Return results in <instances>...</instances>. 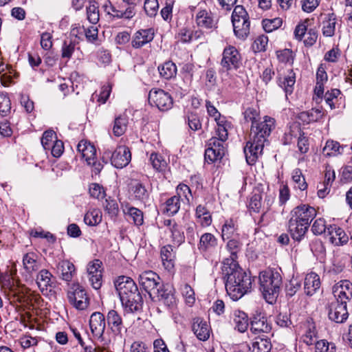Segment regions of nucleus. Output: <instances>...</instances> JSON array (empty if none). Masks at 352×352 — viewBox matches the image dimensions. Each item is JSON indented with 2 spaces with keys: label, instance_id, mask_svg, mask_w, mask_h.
<instances>
[{
  "label": "nucleus",
  "instance_id": "36",
  "mask_svg": "<svg viewBox=\"0 0 352 352\" xmlns=\"http://www.w3.org/2000/svg\"><path fill=\"white\" fill-rule=\"evenodd\" d=\"M233 320L235 325V329H237L241 333L245 332L250 324L248 315L240 310H236L234 311Z\"/></svg>",
  "mask_w": 352,
  "mask_h": 352
},
{
  "label": "nucleus",
  "instance_id": "63",
  "mask_svg": "<svg viewBox=\"0 0 352 352\" xmlns=\"http://www.w3.org/2000/svg\"><path fill=\"white\" fill-rule=\"evenodd\" d=\"M282 25V20L280 18L273 19H265L263 21V28L265 32H271L278 29Z\"/></svg>",
  "mask_w": 352,
  "mask_h": 352
},
{
  "label": "nucleus",
  "instance_id": "52",
  "mask_svg": "<svg viewBox=\"0 0 352 352\" xmlns=\"http://www.w3.org/2000/svg\"><path fill=\"white\" fill-rule=\"evenodd\" d=\"M292 179L296 184V187L300 190H305L307 188V184L305 181L302 171L299 168H296L292 173Z\"/></svg>",
  "mask_w": 352,
  "mask_h": 352
},
{
  "label": "nucleus",
  "instance_id": "4",
  "mask_svg": "<svg viewBox=\"0 0 352 352\" xmlns=\"http://www.w3.org/2000/svg\"><path fill=\"white\" fill-rule=\"evenodd\" d=\"M260 291L263 298L270 304L276 302L282 283V277L278 272L267 270L259 274Z\"/></svg>",
  "mask_w": 352,
  "mask_h": 352
},
{
  "label": "nucleus",
  "instance_id": "21",
  "mask_svg": "<svg viewBox=\"0 0 352 352\" xmlns=\"http://www.w3.org/2000/svg\"><path fill=\"white\" fill-rule=\"evenodd\" d=\"M89 327L94 336L100 338L106 328V317L98 311L93 313L90 316Z\"/></svg>",
  "mask_w": 352,
  "mask_h": 352
},
{
  "label": "nucleus",
  "instance_id": "40",
  "mask_svg": "<svg viewBox=\"0 0 352 352\" xmlns=\"http://www.w3.org/2000/svg\"><path fill=\"white\" fill-rule=\"evenodd\" d=\"M128 118L125 115H120L114 120L113 133L114 135L120 137L122 135L127 128Z\"/></svg>",
  "mask_w": 352,
  "mask_h": 352
},
{
  "label": "nucleus",
  "instance_id": "50",
  "mask_svg": "<svg viewBox=\"0 0 352 352\" xmlns=\"http://www.w3.org/2000/svg\"><path fill=\"white\" fill-rule=\"evenodd\" d=\"M236 230V227L234 221L232 219L226 220L221 230L222 239L223 240L230 239Z\"/></svg>",
  "mask_w": 352,
  "mask_h": 352
},
{
  "label": "nucleus",
  "instance_id": "55",
  "mask_svg": "<svg viewBox=\"0 0 352 352\" xmlns=\"http://www.w3.org/2000/svg\"><path fill=\"white\" fill-rule=\"evenodd\" d=\"M150 162L153 168L157 171H162L166 166V162L164 157L155 153H153L151 155Z\"/></svg>",
  "mask_w": 352,
  "mask_h": 352
},
{
  "label": "nucleus",
  "instance_id": "3",
  "mask_svg": "<svg viewBox=\"0 0 352 352\" xmlns=\"http://www.w3.org/2000/svg\"><path fill=\"white\" fill-rule=\"evenodd\" d=\"M116 289L122 305L131 312L140 310L143 299L134 280L126 276H120L114 281Z\"/></svg>",
  "mask_w": 352,
  "mask_h": 352
},
{
  "label": "nucleus",
  "instance_id": "27",
  "mask_svg": "<svg viewBox=\"0 0 352 352\" xmlns=\"http://www.w3.org/2000/svg\"><path fill=\"white\" fill-rule=\"evenodd\" d=\"M77 150L89 165H96V149L94 144L82 140L78 144Z\"/></svg>",
  "mask_w": 352,
  "mask_h": 352
},
{
  "label": "nucleus",
  "instance_id": "38",
  "mask_svg": "<svg viewBox=\"0 0 352 352\" xmlns=\"http://www.w3.org/2000/svg\"><path fill=\"white\" fill-rule=\"evenodd\" d=\"M158 71L161 77L166 80H170L176 76L177 69L176 65L173 62L168 60L159 65Z\"/></svg>",
  "mask_w": 352,
  "mask_h": 352
},
{
  "label": "nucleus",
  "instance_id": "34",
  "mask_svg": "<svg viewBox=\"0 0 352 352\" xmlns=\"http://www.w3.org/2000/svg\"><path fill=\"white\" fill-rule=\"evenodd\" d=\"M60 277L65 281H71L75 272L74 265L69 261H60L57 267Z\"/></svg>",
  "mask_w": 352,
  "mask_h": 352
},
{
  "label": "nucleus",
  "instance_id": "23",
  "mask_svg": "<svg viewBox=\"0 0 352 352\" xmlns=\"http://www.w3.org/2000/svg\"><path fill=\"white\" fill-rule=\"evenodd\" d=\"M195 23L201 28L212 30L217 28V22L210 10H199L195 16Z\"/></svg>",
  "mask_w": 352,
  "mask_h": 352
},
{
  "label": "nucleus",
  "instance_id": "58",
  "mask_svg": "<svg viewBox=\"0 0 352 352\" xmlns=\"http://www.w3.org/2000/svg\"><path fill=\"white\" fill-rule=\"evenodd\" d=\"M11 109V102L9 97L4 94H0V115L6 116Z\"/></svg>",
  "mask_w": 352,
  "mask_h": 352
},
{
  "label": "nucleus",
  "instance_id": "42",
  "mask_svg": "<svg viewBox=\"0 0 352 352\" xmlns=\"http://www.w3.org/2000/svg\"><path fill=\"white\" fill-rule=\"evenodd\" d=\"M301 133L302 130L300 125L298 124L294 123L290 126L289 131L285 133L282 138L283 144L285 145L292 144L294 139L298 138Z\"/></svg>",
  "mask_w": 352,
  "mask_h": 352
},
{
  "label": "nucleus",
  "instance_id": "32",
  "mask_svg": "<svg viewBox=\"0 0 352 352\" xmlns=\"http://www.w3.org/2000/svg\"><path fill=\"white\" fill-rule=\"evenodd\" d=\"M320 287V280L319 276L311 272L306 275L304 282L305 293L307 296H313Z\"/></svg>",
  "mask_w": 352,
  "mask_h": 352
},
{
  "label": "nucleus",
  "instance_id": "5",
  "mask_svg": "<svg viewBox=\"0 0 352 352\" xmlns=\"http://www.w3.org/2000/svg\"><path fill=\"white\" fill-rule=\"evenodd\" d=\"M216 132L218 137H212L208 140V146L205 151V160L212 163L224 156L226 148L223 144L228 135L226 126H220Z\"/></svg>",
  "mask_w": 352,
  "mask_h": 352
},
{
  "label": "nucleus",
  "instance_id": "22",
  "mask_svg": "<svg viewBox=\"0 0 352 352\" xmlns=\"http://www.w3.org/2000/svg\"><path fill=\"white\" fill-rule=\"evenodd\" d=\"M334 300L346 302L352 298V283L348 280H341L333 287Z\"/></svg>",
  "mask_w": 352,
  "mask_h": 352
},
{
  "label": "nucleus",
  "instance_id": "41",
  "mask_svg": "<svg viewBox=\"0 0 352 352\" xmlns=\"http://www.w3.org/2000/svg\"><path fill=\"white\" fill-rule=\"evenodd\" d=\"M342 151L343 146H341L338 142L329 140L327 141L322 149V153L325 156L331 157L341 154Z\"/></svg>",
  "mask_w": 352,
  "mask_h": 352
},
{
  "label": "nucleus",
  "instance_id": "43",
  "mask_svg": "<svg viewBox=\"0 0 352 352\" xmlns=\"http://www.w3.org/2000/svg\"><path fill=\"white\" fill-rule=\"evenodd\" d=\"M241 243L236 240V239H230L227 243L226 247L230 253V256L229 258H226L223 261V265H224V263H226L228 260H231L233 261V263H237V254L241 250Z\"/></svg>",
  "mask_w": 352,
  "mask_h": 352
},
{
  "label": "nucleus",
  "instance_id": "57",
  "mask_svg": "<svg viewBox=\"0 0 352 352\" xmlns=\"http://www.w3.org/2000/svg\"><path fill=\"white\" fill-rule=\"evenodd\" d=\"M127 214L132 218L135 225H142L144 222V217L142 210L135 207H129L127 210Z\"/></svg>",
  "mask_w": 352,
  "mask_h": 352
},
{
  "label": "nucleus",
  "instance_id": "10",
  "mask_svg": "<svg viewBox=\"0 0 352 352\" xmlns=\"http://www.w3.org/2000/svg\"><path fill=\"white\" fill-rule=\"evenodd\" d=\"M221 65L226 71L236 70L241 65L242 58L239 52L232 45L226 47L223 52Z\"/></svg>",
  "mask_w": 352,
  "mask_h": 352
},
{
  "label": "nucleus",
  "instance_id": "16",
  "mask_svg": "<svg viewBox=\"0 0 352 352\" xmlns=\"http://www.w3.org/2000/svg\"><path fill=\"white\" fill-rule=\"evenodd\" d=\"M102 8L107 14L111 15L113 18L129 19L135 14L133 6H127L124 8L120 5H113L110 1H107Z\"/></svg>",
  "mask_w": 352,
  "mask_h": 352
},
{
  "label": "nucleus",
  "instance_id": "12",
  "mask_svg": "<svg viewBox=\"0 0 352 352\" xmlns=\"http://www.w3.org/2000/svg\"><path fill=\"white\" fill-rule=\"evenodd\" d=\"M140 285L152 298L153 294L162 284L158 274L153 271H145L139 276Z\"/></svg>",
  "mask_w": 352,
  "mask_h": 352
},
{
  "label": "nucleus",
  "instance_id": "11",
  "mask_svg": "<svg viewBox=\"0 0 352 352\" xmlns=\"http://www.w3.org/2000/svg\"><path fill=\"white\" fill-rule=\"evenodd\" d=\"M316 214L317 211L315 208L308 204H300L291 210L289 218L310 226Z\"/></svg>",
  "mask_w": 352,
  "mask_h": 352
},
{
  "label": "nucleus",
  "instance_id": "29",
  "mask_svg": "<svg viewBox=\"0 0 352 352\" xmlns=\"http://www.w3.org/2000/svg\"><path fill=\"white\" fill-rule=\"evenodd\" d=\"M129 192L133 199L135 201L145 204L149 199L150 192L147 190L146 186L140 182L132 184Z\"/></svg>",
  "mask_w": 352,
  "mask_h": 352
},
{
  "label": "nucleus",
  "instance_id": "18",
  "mask_svg": "<svg viewBox=\"0 0 352 352\" xmlns=\"http://www.w3.org/2000/svg\"><path fill=\"white\" fill-rule=\"evenodd\" d=\"M191 330L200 341H206L209 339L211 328L210 324L200 317H195L191 321Z\"/></svg>",
  "mask_w": 352,
  "mask_h": 352
},
{
  "label": "nucleus",
  "instance_id": "49",
  "mask_svg": "<svg viewBox=\"0 0 352 352\" xmlns=\"http://www.w3.org/2000/svg\"><path fill=\"white\" fill-rule=\"evenodd\" d=\"M170 232L174 243L179 245L184 242L185 236L182 226L179 224H174V226L171 227Z\"/></svg>",
  "mask_w": 352,
  "mask_h": 352
},
{
  "label": "nucleus",
  "instance_id": "37",
  "mask_svg": "<svg viewBox=\"0 0 352 352\" xmlns=\"http://www.w3.org/2000/svg\"><path fill=\"white\" fill-rule=\"evenodd\" d=\"M251 352H270L272 349V343L270 339L258 336L255 338L249 347Z\"/></svg>",
  "mask_w": 352,
  "mask_h": 352
},
{
  "label": "nucleus",
  "instance_id": "53",
  "mask_svg": "<svg viewBox=\"0 0 352 352\" xmlns=\"http://www.w3.org/2000/svg\"><path fill=\"white\" fill-rule=\"evenodd\" d=\"M327 228L326 221L323 218L316 219L311 226V231L314 235L327 234Z\"/></svg>",
  "mask_w": 352,
  "mask_h": 352
},
{
  "label": "nucleus",
  "instance_id": "15",
  "mask_svg": "<svg viewBox=\"0 0 352 352\" xmlns=\"http://www.w3.org/2000/svg\"><path fill=\"white\" fill-rule=\"evenodd\" d=\"M151 298L157 300L167 307L173 306L175 304V289L169 284H161L153 294Z\"/></svg>",
  "mask_w": 352,
  "mask_h": 352
},
{
  "label": "nucleus",
  "instance_id": "1",
  "mask_svg": "<svg viewBox=\"0 0 352 352\" xmlns=\"http://www.w3.org/2000/svg\"><path fill=\"white\" fill-rule=\"evenodd\" d=\"M223 274L226 277L225 283L227 294L233 300H237L250 292L254 278L244 271L238 264L228 260L222 266Z\"/></svg>",
  "mask_w": 352,
  "mask_h": 352
},
{
  "label": "nucleus",
  "instance_id": "30",
  "mask_svg": "<svg viewBox=\"0 0 352 352\" xmlns=\"http://www.w3.org/2000/svg\"><path fill=\"white\" fill-rule=\"evenodd\" d=\"M160 256L162 265L164 268L170 272L175 267V254L173 252V248L170 245H166L161 248Z\"/></svg>",
  "mask_w": 352,
  "mask_h": 352
},
{
  "label": "nucleus",
  "instance_id": "51",
  "mask_svg": "<svg viewBox=\"0 0 352 352\" xmlns=\"http://www.w3.org/2000/svg\"><path fill=\"white\" fill-rule=\"evenodd\" d=\"M268 43V37L265 35H260L256 38L252 45V49L254 53L265 52Z\"/></svg>",
  "mask_w": 352,
  "mask_h": 352
},
{
  "label": "nucleus",
  "instance_id": "25",
  "mask_svg": "<svg viewBox=\"0 0 352 352\" xmlns=\"http://www.w3.org/2000/svg\"><path fill=\"white\" fill-rule=\"evenodd\" d=\"M327 234L329 236L330 242L337 246L343 245L349 241V236L344 230L335 224L328 226Z\"/></svg>",
  "mask_w": 352,
  "mask_h": 352
},
{
  "label": "nucleus",
  "instance_id": "33",
  "mask_svg": "<svg viewBox=\"0 0 352 352\" xmlns=\"http://www.w3.org/2000/svg\"><path fill=\"white\" fill-rule=\"evenodd\" d=\"M305 331L301 337L302 341L307 345L316 344L317 331L316 324L312 318L307 320L305 324Z\"/></svg>",
  "mask_w": 352,
  "mask_h": 352
},
{
  "label": "nucleus",
  "instance_id": "39",
  "mask_svg": "<svg viewBox=\"0 0 352 352\" xmlns=\"http://www.w3.org/2000/svg\"><path fill=\"white\" fill-rule=\"evenodd\" d=\"M52 274L47 270H41L36 277V283L41 292L47 290L48 287H52Z\"/></svg>",
  "mask_w": 352,
  "mask_h": 352
},
{
  "label": "nucleus",
  "instance_id": "13",
  "mask_svg": "<svg viewBox=\"0 0 352 352\" xmlns=\"http://www.w3.org/2000/svg\"><path fill=\"white\" fill-rule=\"evenodd\" d=\"M250 331L258 336L268 333L272 329L270 324L264 314L256 311L250 318Z\"/></svg>",
  "mask_w": 352,
  "mask_h": 352
},
{
  "label": "nucleus",
  "instance_id": "26",
  "mask_svg": "<svg viewBox=\"0 0 352 352\" xmlns=\"http://www.w3.org/2000/svg\"><path fill=\"white\" fill-rule=\"evenodd\" d=\"M23 267L28 275L32 276L41 267L39 257L37 254L30 252L25 254L23 256Z\"/></svg>",
  "mask_w": 352,
  "mask_h": 352
},
{
  "label": "nucleus",
  "instance_id": "8",
  "mask_svg": "<svg viewBox=\"0 0 352 352\" xmlns=\"http://www.w3.org/2000/svg\"><path fill=\"white\" fill-rule=\"evenodd\" d=\"M148 102L159 110L165 111L171 109L173 100L170 94L161 89H152L148 94Z\"/></svg>",
  "mask_w": 352,
  "mask_h": 352
},
{
  "label": "nucleus",
  "instance_id": "9",
  "mask_svg": "<svg viewBox=\"0 0 352 352\" xmlns=\"http://www.w3.org/2000/svg\"><path fill=\"white\" fill-rule=\"evenodd\" d=\"M326 309L329 319L336 323H343L349 317L346 302L333 299L327 305Z\"/></svg>",
  "mask_w": 352,
  "mask_h": 352
},
{
  "label": "nucleus",
  "instance_id": "7",
  "mask_svg": "<svg viewBox=\"0 0 352 352\" xmlns=\"http://www.w3.org/2000/svg\"><path fill=\"white\" fill-rule=\"evenodd\" d=\"M69 302L78 310H85L89 305V298L79 284H73L67 292Z\"/></svg>",
  "mask_w": 352,
  "mask_h": 352
},
{
  "label": "nucleus",
  "instance_id": "20",
  "mask_svg": "<svg viewBox=\"0 0 352 352\" xmlns=\"http://www.w3.org/2000/svg\"><path fill=\"white\" fill-rule=\"evenodd\" d=\"M287 232L289 233L292 239L294 241L300 242L304 239L309 226L291 218L289 219L287 223Z\"/></svg>",
  "mask_w": 352,
  "mask_h": 352
},
{
  "label": "nucleus",
  "instance_id": "19",
  "mask_svg": "<svg viewBox=\"0 0 352 352\" xmlns=\"http://www.w3.org/2000/svg\"><path fill=\"white\" fill-rule=\"evenodd\" d=\"M107 324L111 331L117 336H121L122 331L125 329L121 315L116 310L111 309L108 311L107 316Z\"/></svg>",
  "mask_w": 352,
  "mask_h": 352
},
{
  "label": "nucleus",
  "instance_id": "17",
  "mask_svg": "<svg viewBox=\"0 0 352 352\" xmlns=\"http://www.w3.org/2000/svg\"><path fill=\"white\" fill-rule=\"evenodd\" d=\"M131 160L129 148L125 145L118 146L112 153L111 164L117 168H122L129 164Z\"/></svg>",
  "mask_w": 352,
  "mask_h": 352
},
{
  "label": "nucleus",
  "instance_id": "48",
  "mask_svg": "<svg viewBox=\"0 0 352 352\" xmlns=\"http://www.w3.org/2000/svg\"><path fill=\"white\" fill-rule=\"evenodd\" d=\"M87 15L91 23L96 25L99 21V10L96 1H89V6L87 7Z\"/></svg>",
  "mask_w": 352,
  "mask_h": 352
},
{
  "label": "nucleus",
  "instance_id": "61",
  "mask_svg": "<svg viewBox=\"0 0 352 352\" xmlns=\"http://www.w3.org/2000/svg\"><path fill=\"white\" fill-rule=\"evenodd\" d=\"M315 352H336V348L333 343H329L324 340H321L316 342Z\"/></svg>",
  "mask_w": 352,
  "mask_h": 352
},
{
  "label": "nucleus",
  "instance_id": "35",
  "mask_svg": "<svg viewBox=\"0 0 352 352\" xmlns=\"http://www.w3.org/2000/svg\"><path fill=\"white\" fill-rule=\"evenodd\" d=\"M195 217L202 227H208L212 223V215L206 206L199 204L197 206Z\"/></svg>",
  "mask_w": 352,
  "mask_h": 352
},
{
  "label": "nucleus",
  "instance_id": "24",
  "mask_svg": "<svg viewBox=\"0 0 352 352\" xmlns=\"http://www.w3.org/2000/svg\"><path fill=\"white\" fill-rule=\"evenodd\" d=\"M217 245V238L211 233L206 232L200 236L197 248L201 254H208L213 252Z\"/></svg>",
  "mask_w": 352,
  "mask_h": 352
},
{
  "label": "nucleus",
  "instance_id": "64",
  "mask_svg": "<svg viewBox=\"0 0 352 352\" xmlns=\"http://www.w3.org/2000/svg\"><path fill=\"white\" fill-rule=\"evenodd\" d=\"M130 352H151V345L145 342L136 340L131 344Z\"/></svg>",
  "mask_w": 352,
  "mask_h": 352
},
{
  "label": "nucleus",
  "instance_id": "60",
  "mask_svg": "<svg viewBox=\"0 0 352 352\" xmlns=\"http://www.w3.org/2000/svg\"><path fill=\"white\" fill-rule=\"evenodd\" d=\"M262 194L261 192H255L250 197L249 208L254 212H259L262 206Z\"/></svg>",
  "mask_w": 352,
  "mask_h": 352
},
{
  "label": "nucleus",
  "instance_id": "6",
  "mask_svg": "<svg viewBox=\"0 0 352 352\" xmlns=\"http://www.w3.org/2000/svg\"><path fill=\"white\" fill-rule=\"evenodd\" d=\"M232 23L235 36L240 39H245L250 34V21L243 6H235L232 14Z\"/></svg>",
  "mask_w": 352,
  "mask_h": 352
},
{
  "label": "nucleus",
  "instance_id": "54",
  "mask_svg": "<svg viewBox=\"0 0 352 352\" xmlns=\"http://www.w3.org/2000/svg\"><path fill=\"white\" fill-rule=\"evenodd\" d=\"M56 138V133L53 130L45 131L41 138V144L44 149L50 150Z\"/></svg>",
  "mask_w": 352,
  "mask_h": 352
},
{
  "label": "nucleus",
  "instance_id": "46",
  "mask_svg": "<svg viewBox=\"0 0 352 352\" xmlns=\"http://www.w3.org/2000/svg\"><path fill=\"white\" fill-rule=\"evenodd\" d=\"M102 221V212L98 209L89 210L84 217L85 223L90 226L99 224Z\"/></svg>",
  "mask_w": 352,
  "mask_h": 352
},
{
  "label": "nucleus",
  "instance_id": "44",
  "mask_svg": "<svg viewBox=\"0 0 352 352\" xmlns=\"http://www.w3.org/2000/svg\"><path fill=\"white\" fill-rule=\"evenodd\" d=\"M176 197H179L180 200L186 203L188 205L190 204L192 195L190 187L183 183H180L176 188Z\"/></svg>",
  "mask_w": 352,
  "mask_h": 352
},
{
  "label": "nucleus",
  "instance_id": "28",
  "mask_svg": "<svg viewBox=\"0 0 352 352\" xmlns=\"http://www.w3.org/2000/svg\"><path fill=\"white\" fill-rule=\"evenodd\" d=\"M322 18V31L326 37H331L335 34L337 17L334 12L321 14Z\"/></svg>",
  "mask_w": 352,
  "mask_h": 352
},
{
  "label": "nucleus",
  "instance_id": "45",
  "mask_svg": "<svg viewBox=\"0 0 352 352\" xmlns=\"http://www.w3.org/2000/svg\"><path fill=\"white\" fill-rule=\"evenodd\" d=\"M179 197L175 195L168 199L165 203L164 212L169 216L177 214L180 208L181 203Z\"/></svg>",
  "mask_w": 352,
  "mask_h": 352
},
{
  "label": "nucleus",
  "instance_id": "62",
  "mask_svg": "<svg viewBox=\"0 0 352 352\" xmlns=\"http://www.w3.org/2000/svg\"><path fill=\"white\" fill-rule=\"evenodd\" d=\"M159 8L157 0H145L144 9L146 14L151 17L155 16Z\"/></svg>",
  "mask_w": 352,
  "mask_h": 352
},
{
  "label": "nucleus",
  "instance_id": "56",
  "mask_svg": "<svg viewBox=\"0 0 352 352\" xmlns=\"http://www.w3.org/2000/svg\"><path fill=\"white\" fill-rule=\"evenodd\" d=\"M244 119L246 122H251L252 124L260 120L259 111L254 107H248L243 112Z\"/></svg>",
  "mask_w": 352,
  "mask_h": 352
},
{
  "label": "nucleus",
  "instance_id": "47",
  "mask_svg": "<svg viewBox=\"0 0 352 352\" xmlns=\"http://www.w3.org/2000/svg\"><path fill=\"white\" fill-rule=\"evenodd\" d=\"M206 107L207 109L208 113L210 116L213 117L217 122V128L220 126H226V120L224 118H221L220 113L216 109V107L211 103L210 101H206Z\"/></svg>",
  "mask_w": 352,
  "mask_h": 352
},
{
  "label": "nucleus",
  "instance_id": "31",
  "mask_svg": "<svg viewBox=\"0 0 352 352\" xmlns=\"http://www.w3.org/2000/svg\"><path fill=\"white\" fill-rule=\"evenodd\" d=\"M154 37L152 29L140 30L138 31L132 40L131 45L134 48H140L151 42Z\"/></svg>",
  "mask_w": 352,
  "mask_h": 352
},
{
  "label": "nucleus",
  "instance_id": "2",
  "mask_svg": "<svg viewBox=\"0 0 352 352\" xmlns=\"http://www.w3.org/2000/svg\"><path fill=\"white\" fill-rule=\"evenodd\" d=\"M274 127L275 120L268 116H265L263 120H259L251 125L250 140L244 148L248 164H254L262 154L265 143Z\"/></svg>",
  "mask_w": 352,
  "mask_h": 352
},
{
  "label": "nucleus",
  "instance_id": "59",
  "mask_svg": "<svg viewBox=\"0 0 352 352\" xmlns=\"http://www.w3.org/2000/svg\"><path fill=\"white\" fill-rule=\"evenodd\" d=\"M76 44L74 42L65 41L61 47V57L63 58L69 59L75 50Z\"/></svg>",
  "mask_w": 352,
  "mask_h": 352
},
{
  "label": "nucleus",
  "instance_id": "14",
  "mask_svg": "<svg viewBox=\"0 0 352 352\" xmlns=\"http://www.w3.org/2000/svg\"><path fill=\"white\" fill-rule=\"evenodd\" d=\"M276 82L278 85L283 89L286 96L291 94L296 82V74L292 68L278 70Z\"/></svg>",
  "mask_w": 352,
  "mask_h": 352
}]
</instances>
